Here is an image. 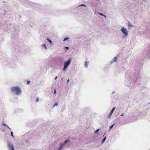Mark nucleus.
Instances as JSON below:
<instances>
[{"label":"nucleus","instance_id":"obj_1","mask_svg":"<svg viewBox=\"0 0 150 150\" xmlns=\"http://www.w3.org/2000/svg\"><path fill=\"white\" fill-rule=\"evenodd\" d=\"M11 91L16 95H20L22 93L21 89L18 86H14L11 88Z\"/></svg>","mask_w":150,"mask_h":150},{"label":"nucleus","instance_id":"obj_2","mask_svg":"<svg viewBox=\"0 0 150 150\" xmlns=\"http://www.w3.org/2000/svg\"><path fill=\"white\" fill-rule=\"evenodd\" d=\"M121 31L126 36L128 35V31L127 29L125 28H122L121 29Z\"/></svg>","mask_w":150,"mask_h":150},{"label":"nucleus","instance_id":"obj_3","mask_svg":"<svg viewBox=\"0 0 150 150\" xmlns=\"http://www.w3.org/2000/svg\"><path fill=\"white\" fill-rule=\"evenodd\" d=\"M115 108H116L115 107H114L112 109V110L110 112V113L108 115V117L109 118H110V117H111L112 115V114L113 112L114 111L115 109Z\"/></svg>","mask_w":150,"mask_h":150},{"label":"nucleus","instance_id":"obj_4","mask_svg":"<svg viewBox=\"0 0 150 150\" xmlns=\"http://www.w3.org/2000/svg\"><path fill=\"white\" fill-rule=\"evenodd\" d=\"M8 145L9 150H14V148L12 145H10L9 144H8Z\"/></svg>","mask_w":150,"mask_h":150},{"label":"nucleus","instance_id":"obj_5","mask_svg":"<svg viewBox=\"0 0 150 150\" xmlns=\"http://www.w3.org/2000/svg\"><path fill=\"white\" fill-rule=\"evenodd\" d=\"M71 61V59H70L68 61H66V68L70 64Z\"/></svg>","mask_w":150,"mask_h":150},{"label":"nucleus","instance_id":"obj_6","mask_svg":"<svg viewBox=\"0 0 150 150\" xmlns=\"http://www.w3.org/2000/svg\"><path fill=\"white\" fill-rule=\"evenodd\" d=\"M64 145V144H61L58 150H63V146Z\"/></svg>","mask_w":150,"mask_h":150},{"label":"nucleus","instance_id":"obj_7","mask_svg":"<svg viewBox=\"0 0 150 150\" xmlns=\"http://www.w3.org/2000/svg\"><path fill=\"white\" fill-rule=\"evenodd\" d=\"M47 41L49 42L50 45H51L52 44V41L50 39H47Z\"/></svg>","mask_w":150,"mask_h":150},{"label":"nucleus","instance_id":"obj_8","mask_svg":"<svg viewBox=\"0 0 150 150\" xmlns=\"http://www.w3.org/2000/svg\"><path fill=\"white\" fill-rule=\"evenodd\" d=\"M88 63V62H86L84 63V66L85 67H87Z\"/></svg>","mask_w":150,"mask_h":150},{"label":"nucleus","instance_id":"obj_9","mask_svg":"<svg viewBox=\"0 0 150 150\" xmlns=\"http://www.w3.org/2000/svg\"><path fill=\"white\" fill-rule=\"evenodd\" d=\"M58 105V103H55V104L52 107V108H53L54 107H55V106L57 107Z\"/></svg>","mask_w":150,"mask_h":150},{"label":"nucleus","instance_id":"obj_10","mask_svg":"<svg viewBox=\"0 0 150 150\" xmlns=\"http://www.w3.org/2000/svg\"><path fill=\"white\" fill-rule=\"evenodd\" d=\"M42 46L45 49H47V47L46 45L45 44H43L42 45Z\"/></svg>","mask_w":150,"mask_h":150},{"label":"nucleus","instance_id":"obj_11","mask_svg":"<svg viewBox=\"0 0 150 150\" xmlns=\"http://www.w3.org/2000/svg\"><path fill=\"white\" fill-rule=\"evenodd\" d=\"M64 67L63 68V70H65L66 69V62H65L64 63Z\"/></svg>","mask_w":150,"mask_h":150},{"label":"nucleus","instance_id":"obj_12","mask_svg":"<svg viewBox=\"0 0 150 150\" xmlns=\"http://www.w3.org/2000/svg\"><path fill=\"white\" fill-rule=\"evenodd\" d=\"M117 60V57H115L113 59V62H116Z\"/></svg>","mask_w":150,"mask_h":150},{"label":"nucleus","instance_id":"obj_13","mask_svg":"<svg viewBox=\"0 0 150 150\" xmlns=\"http://www.w3.org/2000/svg\"><path fill=\"white\" fill-rule=\"evenodd\" d=\"M98 14H99V15H101V16H104L106 18V16H105V15H104L103 13H98Z\"/></svg>","mask_w":150,"mask_h":150},{"label":"nucleus","instance_id":"obj_14","mask_svg":"<svg viewBox=\"0 0 150 150\" xmlns=\"http://www.w3.org/2000/svg\"><path fill=\"white\" fill-rule=\"evenodd\" d=\"M114 125V124H113L110 127V129H111L112 128Z\"/></svg>","mask_w":150,"mask_h":150},{"label":"nucleus","instance_id":"obj_15","mask_svg":"<svg viewBox=\"0 0 150 150\" xmlns=\"http://www.w3.org/2000/svg\"><path fill=\"white\" fill-rule=\"evenodd\" d=\"M13 132H11V135L12 137H14L13 136Z\"/></svg>","mask_w":150,"mask_h":150},{"label":"nucleus","instance_id":"obj_16","mask_svg":"<svg viewBox=\"0 0 150 150\" xmlns=\"http://www.w3.org/2000/svg\"><path fill=\"white\" fill-rule=\"evenodd\" d=\"M30 83V81H27V84L28 85Z\"/></svg>","mask_w":150,"mask_h":150},{"label":"nucleus","instance_id":"obj_17","mask_svg":"<svg viewBox=\"0 0 150 150\" xmlns=\"http://www.w3.org/2000/svg\"><path fill=\"white\" fill-rule=\"evenodd\" d=\"M106 139V137H105L103 139V141H102V143H103V142H104L105 141Z\"/></svg>","mask_w":150,"mask_h":150},{"label":"nucleus","instance_id":"obj_18","mask_svg":"<svg viewBox=\"0 0 150 150\" xmlns=\"http://www.w3.org/2000/svg\"><path fill=\"white\" fill-rule=\"evenodd\" d=\"M99 129H97V130H96L95 131V133H97L98 132V131H99Z\"/></svg>","mask_w":150,"mask_h":150},{"label":"nucleus","instance_id":"obj_19","mask_svg":"<svg viewBox=\"0 0 150 150\" xmlns=\"http://www.w3.org/2000/svg\"><path fill=\"white\" fill-rule=\"evenodd\" d=\"M39 101V99L38 98H37L36 100V101L38 102Z\"/></svg>","mask_w":150,"mask_h":150},{"label":"nucleus","instance_id":"obj_20","mask_svg":"<svg viewBox=\"0 0 150 150\" xmlns=\"http://www.w3.org/2000/svg\"><path fill=\"white\" fill-rule=\"evenodd\" d=\"M56 93V90L54 89V94H55Z\"/></svg>","mask_w":150,"mask_h":150},{"label":"nucleus","instance_id":"obj_21","mask_svg":"<svg viewBox=\"0 0 150 150\" xmlns=\"http://www.w3.org/2000/svg\"><path fill=\"white\" fill-rule=\"evenodd\" d=\"M79 6H86L85 5H84V4H81V5H80Z\"/></svg>","mask_w":150,"mask_h":150},{"label":"nucleus","instance_id":"obj_22","mask_svg":"<svg viewBox=\"0 0 150 150\" xmlns=\"http://www.w3.org/2000/svg\"><path fill=\"white\" fill-rule=\"evenodd\" d=\"M2 125L6 126H7V125L5 123H3Z\"/></svg>","mask_w":150,"mask_h":150},{"label":"nucleus","instance_id":"obj_23","mask_svg":"<svg viewBox=\"0 0 150 150\" xmlns=\"http://www.w3.org/2000/svg\"><path fill=\"white\" fill-rule=\"evenodd\" d=\"M66 143H67V142H69V140H66Z\"/></svg>","mask_w":150,"mask_h":150},{"label":"nucleus","instance_id":"obj_24","mask_svg":"<svg viewBox=\"0 0 150 150\" xmlns=\"http://www.w3.org/2000/svg\"><path fill=\"white\" fill-rule=\"evenodd\" d=\"M69 48L68 47H66V50H68L69 49Z\"/></svg>","mask_w":150,"mask_h":150},{"label":"nucleus","instance_id":"obj_25","mask_svg":"<svg viewBox=\"0 0 150 150\" xmlns=\"http://www.w3.org/2000/svg\"><path fill=\"white\" fill-rule=\"evenodd\" d=\"M6 126L8 128V129H10V130H11V129H10V128H9V127L8 126Z\"/></svg>","mask_w":150,"mask_h":150},{"label":"nucleus","instance_id":"obj_26","mask_svg":"<svg viewBox=\"0 0 150 150\" xmlns=\"http://www.w3.org/2000/svg\"><path fill=\"white\" fill-rule=\"evenodd\" d=\"M124 115V113H122L121 115V116H123Z\"/></svg>","mask_w":150,"mask_h":150},{"label":"nucleus","instance_id":"obj_27","mask_svg":"<svg viewBox=\"0 0 150 150\" xmlns=\"http://www.w3.org/2000/svg\"><path fill=\"white\" fill-rule=\"evenodd\" d=\"M63 41H66V38H64Z\"/></svg>","mask_w":150,"mask_h":150},{"label":"nucleus","instance_id":"obj_28","mask_svg":"<svg viewBox=\"0 0 150 150\" xmlns=\"http://www.w3.org/2000/svg\"><path fill=\"white\" fill-rule=\"evenodd\" d=\"M57 76H56L55 78V80L57 78Z\"/></svg>","mask_w":150,"mask_h":150},{"label":"nucleus","instance_id":"obj_29","mask_svg":"<svg viewBox=\"0 0 150 150\" xmlns=\"http://www.w3.org/2000/svg\"><path fill=\"white\" fill-rule=\"evenodd\" d=\"M68 39V38H66V40H67Z\"/></svg>","mask_w":150,"mask_h":150},{"label":"nucleus","instance_id":"obj_30","mask_svg":"<svg viewBox=\"0 0 150 150\" xmlns=\"http://www.w3.org/2000/svg\"><path fill=\"white\" fill-rule=\"evenodd\" d=\"M64 144L66 143V140H65V141H64Z\"/></svg>","mask_w":150,"mask_h":150},{"label":"nucleus","instance_id":"obj_31","mask_svg":"<svg viewBox=\"0 0 150 150\" xmlns=\"http://www.w3.org/2000/svg\"><path fill=\"white\" fill-rule=\"evenodd\" d=\"M69 79H68V80H67V82H69Z\"/></svg>","mask_w":150,"mask_h":150},{"label":"nucleus","instance_id":"obj_32","mask_svg":"<svg viewBox=\"0 0 150 150\" xmlns=\"http://www.w3.org/2000/svg\"><path fill=\"white\" fill-rule=\"evenodd\" d=\"M130 26L131 27V26H132V25H131Z\"/></svg>","mask_w":150,"mask_h":150}]
</instances>
